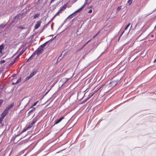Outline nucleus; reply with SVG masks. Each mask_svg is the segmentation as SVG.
<instances>
[{"instance_id":"obj_1","label":"nucleus","mask_w":156,"mask_h":156,"mask_svg":"<svg viewBox=\"0 0 156 156\" xmlns=\"http://www.w3.org/2000/svg\"><path fill=\"white\" fill-rule=\"evenodd\" d=\"M45 46V44L40 46L34 52L30 57L28 59V60L31 59L34 57L36 54L37 55H39L40 54H41L43 51V48Z\"/></svg>"},{"instance_id":"obj_2","label":"nucleus","mask_w":156,"mask_h":156,"mask_svg":"<svg viewBox=\"0 0 156 156\" xmlns=\"http://www.w3.org/2000/svg\"><path fill=\"white\" fill-rule=\"evenodd\" d=\"M119 76H116L115 77V80L110 83V84L112 86L114 87L119 83L122 78L121 77Z\"/></svg>"},{"instance_id":"obj_3","label":"nucleus","mask_w":156,"mask_h":156,"mask_svg":"<svg viewBox=\"0 0 156 156\" xmlns=\"http://www.w3.org/2000/svg\"><path fill=\"white\" fill-rule=\"evenodd\" d=\"M41 23V21H37L36 24L35 25L34 27V29L37 30L38 28L40 26Z\"/></svg>"},{"instance_id":"obj_4","label":"nucleus","mask_w":156,"mask_h":156,"mask_svg":"<svg viewBox=\"0 0 156 156\" xmlns=\"http://www.w3.org/2000/svg\"><path fill=\"white\" fill-rule=\"evenodd\" d=\"M9 112L5 109L2 113L1 114V116L3 117V118H4L8 114Z\"/></svg>"},{"instance_id":"obj_5","label":"nucleus","mask_w":156,"mask_h":156,"mask_svg":"<svg viewBox=\"0 0 156 156\" xmlns=\"http://www.w3.org/2000/svg\"><path fill=\"white\" fill-rule=\"evenodd\" d=\"M81 9H80H80H78L75 12H74L72 14H71L67 18H72V17H73V16H74L75 15H74V14L76 13V12H80V11L81 10Z\"/></svg>"},{"instance_id":"obj_6","label":"nucleus","mask_w":156,"mask_h":156,"mask_svg":"<svg viewBox=\"0 0 156 156\" xmlns=\"http://www.w3.org/2000/svg\"><path fill=\"white\" fill-rule=\"evenodd\" d=\"M81 9H80H80H78L75 12H74L72 14H71L67 18H72V17H73V16H74L75 15H74V14L76 13V12H80V11L81 10Z\"/></svg>"},{"instance_id":"obj_7","label":"nucleus","mask_w":156,"mask_h":156,"mask_svg":"<svg viewBox=\"0 0 156 156\" xmlns=\"http://www.w3.org/2000/svg\"><path fill=\"white\" fill-rule=\"evenodd\" d=\"M14 103H11L10 105L7 106L5 109L8 112L14 106Z\"/></svg>"},{"instance_id":"obj_8","label":"nucleus","mask_w":156,"mask_h":156,"mask_svg":"<svg viewBox=\"0 0 156 156\" xmlns=\"http://www.w3.org/2000/svg\"><path fill=\"white\" fill-rule=\"evenodd\" d=\"M64 119V116H62L59 119H58V120H57V121H56L54 124V125H55L59 123L62 119Z\"/></svg>"},{"instance_id":"obj_9","label":"nucleus","mask_w":156,"mask_h":156,"mask_svg":"<svg viewBox=\"0 0 156 156\" xmlns=\"http://www.w3.org/2000/svg\"><path fill=\"white\" fill-rule=\"evenodd\" d=\"M67 4L64 5L60 9L59 11L62 13V12L65 10L66 8Z\"/></svg>"},{"instance_id":"obj_10","label":"nucleus","mask_w":156,"mask_h":156,"mask_svg":"<svg viewBox=\"0 0 156 156\" xmlns=\"http://www.w3.org/2000/svg\"><path fill=\"white\" fill-rule=\"evenodd\" d=\"M36 122V120H34L27 127V128H28V129H30L31 128L32 126H33V125L35 123V122Z\"/></svg>"},{"instance_id":"obj_11","label":"nucleus","mask_w":156,"mask_h":156,"mask_svg":"<svg viewBox=\"0 0 156 156\" xmlns=\"http://www.w3.org/2000/svg\"><path fill=\"white\" fill-rule=\"evenodd\" d=\"M37 73V71H35L33 72L29 76V77L30 78H31L32 77L34 76Z\"/></svg>"},{"instance_id":"obj_12","label":"nucleus","mask_w":156,"mask_h":156,"mask_svg":"<svg viewBox=\"0 0 156 156\" xmlns=\"http://www.w3.org/2000/svg\"><path fill=\"white\" fill-rule=\"evenodd\" d=\"M16 58H15L12 61L10 64V66H12L14 63H15L16 62Z\"/></svg>"},{"instance_id":"obj_13","label":"nucleus","mask_w":156,"mask_h":156,"mask_svg":"<svg viewBox=\"0 0 156 156\" xmlns=\"http://www.w3.org/2000/svg\"><path fill=\"white\" fill-rule=\"evenodd\" d=\"M4 48V45L2 44L1 45H0V53H2V51L3 49Z\"/></svg>"},{"instance_id":"obj_14","label":"nucleus","mask_w":156,"mask_h":156,"mask_svg":"<svg viewBox=\"0 0 156 156\" xmlns=\"http://www.w3.org/2000/svg\"><path fill=\"white\" fill-rule=\"evenodd\" d=\"M40 15V14L39 13H37V14H35L34 16V18L35 19L38 18L39 16Z\"/></svg>"},{"instance_id":"obj_15","label":"nucleus","mask_w":156,"mask_h":156,"mask_svg":"<svg viewBox=\"0 0 156 156\" xmlns=\"http://www.w3.org/2000/svg\"><path fill=\"white\" fill-rule=\"evenodd\" d=\"M87 4H88V3L86 1H85L84 4L82 5V6L81 8H80V9H82L83 8L85 7V5Z\"/></svg>"},{"instance_id":"obj_16","label":"nucleus","mask_w":156,"mask_h":156,"mask_svg":"<svg viewBox=\"0 0 156 156\" xmlns=\"http://www.w3.org/2000/svg\"><path fill=\"white\" fill-rule=\"evenodd\" d=\"M25 50H22L19 53V55H18L17 57H19V56L22 55L25 51Z\"/></svg>"},{"instance_id":"obj_17","label":"nucleus","mask_w":156,"mask_h":156,"mask_svg":"<svg viewBox=\"0 0 156 156\" xmlns=\"http://www.w3.org/2000/svg\"><path fill=\"white\" fill-rule=\"evenodd\" d=\"M31 108H32V109L29 111V113H31L32 112L34 111L35 110V108L33 107L32 106H31Z\"/></svg>"},{"instance_id":"obj_18","label":"nucleus","mask_w":156,"mask_h":156,"mask_svg":"<svg viewBox=\"0 0 156 156\" xmlns=\"http://www.w3.org/2000/svg\"><path fill=\"white\" fill-rule=\"evenodd\" d=\"M103 87H105V84H103L101 86H99L97 88V90L98 91L100 89Z\"/></svg>"},{"instance_id":"obj_19","label":"nucleus","mask_w":156,"mask_h":156,"mask_svg":"<svg viewBox=\"0 0 156 156\" xmlns=\"http://www.w3.org/2000/svg\"><path fill=\"white\" fill-rule=\"evenodd\" d=\"M60 13L61 12L59 10L53 16V18H55L57 16L59 15Z\"/></svg>"},{"instance_id":"obj_20","label":"nucleus","mask_w":156,"mask_h":156,"mask_svg":"<svg viewBox=\"0 0 156 156\" xmlns=\"http://www.w3.org/2000/svg\"><path fill=\"white\" fill-rule=\"evenodd\" d=\"M28 128H27V127L25 128H24L23 130V131L21 132V133H23L24 132L26 131L27 130H28Z\"/></svg>"},{"instance_id":"obj_21","label":"nucleus","mask_w":156,"mask_h":156,"mask_svg":"<svg viewBox=\"0 0 156 156\" xmlns=\"http://www.w3.org/2000/svg\"><path fill=\"white\" fill-rule=\"evenodd\" d=\"M28 128H27V127L25 128H24L23 130V131L21 132V133H23L24 132L26 131L27 130H28Z\"/></svg>"},{"instance_id":"obj_22","label":"nucleus","mask_w":156,"mask_h":156,"mask_svg":"<svg viewBox=\"0 0 156 156\" xmlns=\"http://www.w3.org/2000/svg\"><path fill=\"white\" fill-rule=\"evenodd\" d=\"M130 23H129L128 25H127V26L126 27H125V30H126L128 28L129 26L130 25Z\"/></svg>"},{"instance_id":"obj_23","label":"nucleus","mask_w":156,"mask_h":156,"mask_svg":"<svg viewBox=\"0 0 156 156\" xmlns=\"http://www.w3.org/2000/svg\"><path fill=\"white\" fill-rule=\"evenodd\" d=\"M133 0H128L127 1V3L129 4V5H130L132 3Z\"/></svg>"},{"instance_id":"obj_24","label":"nucleus","mask_w":156,"mask_h":156,"mask_svg":"<svg viewBox=\"0 0 156 156\" xmlns=\"http://www.w3.org/2000/svg\"><path fill=\"white\" fill-rule=\"evenodd\" d=\"M5 62H6V61L5 60H1L0 62V63L1 64H2L4 63Z\"/></svg>"},{"instance_id":"obj_25","label":"nucleus","mask_w":156,"mask_h":156,"mask_svg":"<svg viewBox=\"0 0 156 156\" xmlns=\"http://www.w3.org/2000/svg\"><path fill=\"white\" fill-rule=\"evenodd\" d=\"M21 81V78L20 77V78L18 80L16 81V82L15 83H18L20 82Z\"/></svg>"},{"instance_id":"obj_26","label":"nucleus","mask_w":156,"mask_h":156,"mask_svg":"<svg viewBox=\"0 0 156 156\" xmlns=\"http://www.w3.org/2000/svg\"><path fill=\"white\" fill-rule=\"evenodd\" d=\"M121 5L119 6L117 9V10L118 11H119L121 9Z\"/></svg>"},{"instance_id":"obj_27","label":"nucleus","mask_w":156,"mask_h":156,"mask_svg":"<svg viewBox=\"0 0 156 156\" xmlns=\"http://www.w3.org/2000/svg\"><path fill=\"white\" fill-rule=\"evenodd\" d=\"M4 118H3V117H2L1 116V117L0 118V123H2V120Z\"/></svg>"},{"instance_id":"obj_28","label":"nucleus","mask_w":156,"mask_h":156,"mask_svg":"<svg viewBox=\"0 0 156 156\" xmlns=\"http://www.w3.org/2000/svg\"><path fill=\"white\" fill-rule=\"evenodd\" d=\"M38 101H37L36 102H34L33 104V105H32V106L33 107V106H35L37 105V103H38Z\"/></svg>"},{"instance_id":"obj_29","label":"nucleus","mask_w":156,"mask_h":156,"mask_svg":"<svg viewBox=\"0 0 156 156\" xmlns=\"http://www.w3.org/2000/svg\"><path fill=\"white\" fill-rule=\"evenodd\" d=\"M85 1L88 3V4H89L91 2V0H85Z\"/></svg>"},{"instance_id":"obj_30","label":"nucleus","mask_w":156,"mask_h":156,"mask_svg":"<svg viewBox=\"0 0 156 156\" xmlns=\"http://www.w3.org/2000/svg\"><path fill=\"white\" fill-rule=\"evenodd\" d=\"M3 103V100L2 99H0V107H1L2 104Z\"/></svg>"},{"instance_id":"obj_31","label":"nucleus","mask_w":156,"mask_h":156,"mask_svg":"<svg viewBox=\"0 0 156 156\" xmlns=\"http://www.w3.org/2000/svg\"><path fill=\"white\" fill-rule=\"evenodd\" d=\"M18 29H25V27H22V26H20V27H18Z\"/></svg>"},{"instance_id":"obj_32","label":"nucleus","mask_w":156,"mask_h":156,"mask_svg":"<svg viewBox=\"0 0 156 156\" xmlns=\"http://www.w3.org/2000/svg\"><path fill=\"white\" fill-rule=\"evenodd\" d=\"M30 79V77H29V76H28L27 77H26L25 79V81H27L28 80H29Z\"/></svg>"},{"instance_id":"obj_33","label":"nucleus","mask_w":156,"mask_h":156,"mask_svg":"<svg viewBox=\"0 0 156 156\" xmlns=\"http://www.w3.org/2000/svg\"><path fill=\"white\" fill-rule=\"evenodd\" d=\"M88 43L87 42L83 46V47L81 49H82L86 45H87V44Z\"/></svg>"},{"instance_id":"obj_34","label":"nucleus","mask_w":156,"mask_h":156,"mask_svg":"<svg viewBox=\"0 0 156 156\" xmlns=\"http://www.w3.org/2000/svg\"><path fill=\"white\" fill-rule=\"evenodd\" d=\"M92 9H90V10L89 11H88V13H92Z\"/></svg>"},{"instance_id":"obj_35","label":"nucleus","mask_w":156,"mask_h":156,"mask_svg":"<svg viewBox=\"0 0 156 156\" xmlns=\"http://www.w3.org/2000/svg\"><path fill=\"white\" fill-rule=\"evenodd\" d=\"M91 98V97H90L88 98H87L86 99V100L87 101L88 100H89L90 98Z\"/></svg>"},{"instance_id":"obj_36","label":"nucleus","mask_w":156,"mask_h":156,"mask_svg":"<svg viewBox=\"0 0 156 156\" xmlns=\"http://www.w3.org/2000/svg\"><path fill=\"white\" fill-rule=\"evenodd\" d=\"M55 0H51V2H50V3H52L53 2H54V1H55Z\"/></svg>"},{"instance_id":"obj_37","label":"nucleus","mask_w":156,"mask_h":156,"mask_svg":"<svg viewBox=\"0 0 156 156\" xmlns=\"http://www.w3.org/2000/svg\"><path fill=\"white\" fill-rule=\"evenodd\" d=\"M98 35V34H96V35H95L94 37L93 38H94L95 37H96L97 35Z\"/></svg>"},{"instance_id":"obj_38","label":"nucleus","mask_w":156,"mask_h":156,"mask_svg":"<svg viewBox=\"0 0 156 156\" xmlns=\"http://www.w3.org/2000/svg\"><path fill=\"white\" fill-rule=\"evenodd\" d=\"M94 93H93V94H92V95H91L90 97H92V96H93L94 95Z\"/></svg>"},{"instance_id":"obj_39","label":"nucleus","mask_w":156,"mask_h":156,"mask_svg":"<svg viewBox=\"0 0 156 156\" xmlns=\"http://www.w3.org/2000/svg\"><path fill=\"white\" fill-rule=\"evenodd\" d=\"M91 40V39H90V40H89V41H88L87 42L88 43H89Z\"/></svg>"},{"instance_id":"obj_40","label":"nucleus","mask_w":156,"mask_h":156,"mask_svg":"<svg viewBox=\"0 0 156 156\" xmlns=\"http://www.w3.org/2000/svg\"><path fill=\"white\" fill-rule=\"evenodd\" d=\"M156 62V58H155V59L154 60V62Z\"/></svg>"},{"instance_id":"obj_41","label":"nucleus","mask_w":156,"mask_h":156,"mask_svg":"<svg viewBox=\"0 0 156 156\" xmlns=\"http://www.w3.org/2000/svg\"><path fill=\"white\" fill-rule=\"evenodd\" d=\"M97 91H98L97 90H95V91H94V93H96Z\"/></svg>"},{"instance_id":"obj_42","label":"nucleus","mask_w":156,"mask_h":156,"mask_svg":"<svg viewBox=\"0 0 156 156\" xmlns=\"http://www.w3.org/2000/svg\"><path fill=\"white\" fill-rule=\"evenodd\" d=\"M97 91H98L97 90H95V91H94V93H96Z\"/></svg>"},{"instance_id":"obj_43","label":"nucleus","mask_w":156,"mask_h":156,"mask_svg":"<svg viewBox=\"0 0 156 156\" xmlns=\"http://www.w3.org/2000/svg\"><path fill=\"white\" fill-rule=\"evenodd\" d=\"M97 91H98L97 90H95V91H94V93H96Z\"/></svg>"},{"instance_id":"obj_44","label":"nucleus","mask_w":156,"mask_h":156,"mask_svg":"<svg viewBox=\"0 0 156 156\" xmlns=\"http://www.w3.org/2000/svg\"><path fill=\"white\" fill-rule=\"evenodd\" d=\"M87 101L85 99L84 101H83V102L84 103V102H86Z\"/></svg>"},{"instance_id":"obj_45","label":"nucleus","mask_w":156,"mask_h":156,"mask_svg":"<svg viewBox=\"0 0 156 156\" xmlns=\"http://www.w3.org/2000/svg\"><path fill=\"white\" fill-rule=\"evenodd\" d=\"M100 32V30L99 31L97 34H98V35L99 33Z\"/></svg>"},{"instance_id":"obj_46","label":"nucleus","mask_w":156,"mask_h":156,"mask_svg":"<svg viewBox=\"0 0 156 156\" xmlns=\"http://www.w3.org/2000/svg\"><path fill=\"white\" fill-rule=\"evenodd\" d=\"M54 18H53V17L52 18L51 20H53Z\"/></svg>"},{"instance_id":"obj_47","label":"nucleus","mask_w":156,"mask_h":156,"mask_svg":"<svg viewBox=\"0 0 156 156\" xmlns=\"http://www.w3.org/2000/svg\"><path fill=\"white\" fill-rule=\"evenodd\" d=\"M132 27V25L131 26V28Z\"/></svg>"}]
</instances>
